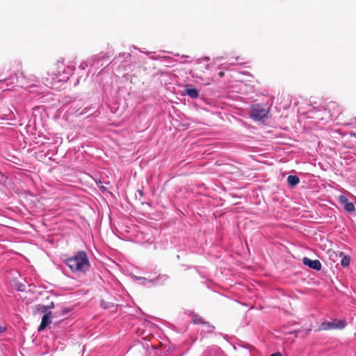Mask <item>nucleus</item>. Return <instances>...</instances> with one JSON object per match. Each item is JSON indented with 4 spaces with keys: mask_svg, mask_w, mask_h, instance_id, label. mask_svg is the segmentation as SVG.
<instances>
[{
    "mask_svg": "<svg viewBox=\"0 0 356 356\" xmlns=\"http://www.w3.org/2000/svg\"><path fill=\"white\" fill-rule=\"evenodd\" d=\"M66 265L74 273H85L90 268V261L84 251H79L65 261Z\"/></svg>",
    "mask_w": 356,
    "mask_h": 356,
    "instance_id": "1",
    "label": "nucleus"
},
{
    "mask_svg": "<svg viewBox=\"0 0 356 356\" xmlns=\"http://www.w3.org/2000/svg\"><path fill=\"white\" fill-rule=\"evenodd\" d=\"M346 325V322L343 320H340L337 322H323L320 325L318 330L343 329Z\"/></svg>",
    "mask_w": 356,
    "mask_h": 356,
    "instance_id": "2",
    "label": "nucleus"
},
{
    "mask_svg": "<svg viewBox=\"0 0 356 356\" xmlns=\"http://www.w3.org/2000/svg\"><path fill=\"white\" fill-rule=\"evenodd\" d=\"M268 115V110L257 105L252 108L250 113V116L254 120H260L264 119Z\"/></svg>",
    "mask_w": 356,
    "mask_h": 356,
    "instance_id": "3",
    "label": "nucleus"
},
{
    "mask_svg": "<svg viewBox=\"0 0 356 356\" xmlns=\"http://www.w3.org/2000/svg\"><path fill=\"white\" fill-rule=\"evenodd\" d=\"M338 200L341 204L343 205L344 209L348 212H353L355 209L353 202L348 201L347 197L343 195H340Z\"/></svg>",
    "mask_w": 356,
    "mask_h": 356,
    "instance_id": "4",
    "label": "nucleus"
},
{
    "mask_svg": "<svg viewBox=\"0 0 356 356\" xmlns=\"http://www.w3.org/2000/svg\"><path fill=\"white\" fill-rule=\"evenodd\" d=\"M302 262L305 266H307L314 270H319L321 268V264L317 259L312 260L307 257H304Z\"/></svg>",
    "mask_w": 356,
    "mask_h": 356,
    "instance_id": "5",
    "label": "nucleus"
},
{
    "mask_svg": "<svg viewBox=\"0 0 356 356\" xmlns=\"http://www.w3.org/2000/svg\"><path fill=\"white\" fill-rule=\"evenodd\" d=\"M52 317L51 312L44 314L42 318L41 323L39 327V330H44L48 325L51 323L50 318Z\"/></svg>",
    "mask_w": 356,
    "mask_h": 356,
    "instance_id": "6",
    "label": "nucleus"
},
{
    "mask_svg": "<svg viewBox=\"0 0 356 356\" xmlns=\"http://www.w3.org/2000/svg\"><path fill=\"white\" fill-rule=\"evenodd\" d=\"M185 94L194 99L199 96V91L196 88L186 86L185 88Z\"/></svg>",
    "mask_w": 356,
    "mask_h": 356,
    "instance_id": "7",
    "label": "nucleus"
},
{
    "mask_svg": "<svg viewBox=\"0 0 356 356\" xmlns=\"http://www.w3.org/2000/svg\"><path fill=\"white\" fill-rule=\"evenodd\" d=\"M287 181L291 186L293 187L300 182V179L296 175H289L287 177Z\"/></svg>",
    "mask_w": 356,
    "mask_h": 356,
    "instance_id": "8",
    "label": "nucleus"
},
{
    "mask_svg": "<svg viewBox=\"0 0 356 356\" xmlns=\"http://www.w3.org/2000/svg\"><path fill=\"white\" fill-rule=\"evenodd\" d=\"M339 257H341V265L343 267H348L350 264V257L348 256H343L342 253H340Z\"/></svg>",
    "mask_w": 356,
    "mask_h": 356,
    "instance_id": "9",
    "label": "nucleus"
},
{
    "mask_svg": "<svg viewBox=\"0 0 356 356\" xmlns=\"http://www.w3.org/2000/svg\"><path fill=\"white\" fill-rule=\"evenodd\" d=\"M15 288L19 291H24L25 289V286L21 283H18L15 284Z\"/></svg>",
    "mask_w": 356,
    "mask_h": 356,
    "instance_id": "10",
    "label": "nucleus"
},
{
    "mask_svg": "<svg viewBox=\"0 0 356 356\" xmlns=\"http://www.w3.org/2000/svg\"><path fill=\"white\" fill-rule=\"evenodd\" d=\"M193 321V323H196V324L204 323L203 319L200 317H195Z\"/></svg>",
    "mask_w": 356,
    "mask_h": 356,
    "instance_id": "11",
    "label": "nucleus"
},
{
    "mask_svg": "<svg viewBox=\"0 0 356 356\" xmlns=\"http://www.w3.org/2000/svg\"><path fill=\"white\" fill-rule=\"evenodd\" d=\"M168 278V277L166 275L160 274L156 277V280L164 279V280H166Z\"/></svg>",
    "mask_w": 356,
    "mask_h": 356,
    "instance_id": "12",
    "label": "nucleus"
},
{
    "mask_svg": "<svg viewBox=\"0 0 356 356\" xmlns=\"http://www.w3.org/2000/svg\"><path fill=\"white\" fill-rule=\"evenodd\" d=\"M40 311H41V312L44 313V314L49 313L47 312L48 311V307H47V305L42 306L41 308H40Z\"/></svg>",
    "mask_w": 356,
    "mask_h": 356,
    "instance_id": "13",
    "label": "nucleus"
},
{
    "mask_svg": "<svg viewBox=\"0 0 356 356\" xmlns=\"http://www.w3.org/2000/svg\"><path fill=\"white\" fill-rule=\"evenodd\" d=\"M234 58L236 61H241L243 60L241 56H235Z\"/></svg>",
    "mask_w": 356,
    "mask_h": 356,
    "instance_id": "14",
    "label": "nucleus"
},
{
    "mask_svg": "<svg viewBox=\"0 0 356 356\" xmlns=\"http://www.w3.org/2000/svg\"><path fill=\"white\" fill-rule=\"evenodd\" d=\"M47 307H48V309H51V308H54V302H51L50 303V305H47Z\"/></svg>",
    "mask_w": 356,
    "mask_h": 356,
    "instance_id": "15",
    "label": "nucleus"
},
{
    "mask_svg": "<svg viewBox=\"0 0 356 356\" xmlns=\"http://www.w3.org/2000/svg\"><path fill=\"white\" fill-rule=\"evenodd\" d=\"M270 356H282V354L280 353L277 352V353H273Z\"/></svg>",
    "mask_w": 356,
    "mask_h": 356,
    "instance_id": "16",
    "label": "nucleus"
},
{
    "mask_svg": "<svg viewBox=\"0 0 356 356\" xmlns=\"http://www.w3.org/2000/svg\"><path fill=\"white\" fill-rule=\"evenodd\" d=\"M58 67H61V65H63V62L58 61L56 64Z\"/></svg>",
    "mask_w": 356,
    "mask_h": 356,
    "instance_id": "17",
    "label": "nucleus"
},
{
    "mask_svg": "<svg viewBox=\"0 0 356 356\" xmlns=\"http://www.w3.org/2000/svg\"><path fill=\"white\" fill-rule=\"evenodd\" d=\"M330 257L334 256V257H337V254L334 252H332L330 253Z\"/></svg>",
    "mask_w": 356,
    "mask_h": 356,
    "instance_id": "18",
    "label": "nucleus"
},
{
    "mask_svg": "<svg viewBox=\"0 0 356 356\" xmlns=\"http://www.w3.org/2000/svg\"><path fill=\"white\" fill-rule=\"evenodd\" d=\"M225 75L224 72H220L218 73V76L219 77H222L223 76Z\"/></svg>",
    "mask_w": 356,
    "mask_h": 356,
    "instance_id": "19",
    "label": "nucleus"
},
{
    "mask_svg": "<svg viewBox=\"0 0 356 356\" xmlns=\"http://www.w3.org/2000/svg\"><path fill=\"white\" fill-rule=\"evenodd\" d=\"M139 280H144V281H147V280L145 277H140ZM149 282H152V280H148Z\"/></svg>",
    "mask_w": 356,
    "mask_h": 356,
    "instance_id": "20",
    "label": "nucleus"
},
{
    "mask_svg": "<svg viewBox=\"0 0 356 356\" xmlns=\"http://www.w3.org/2000/svg\"><path fill=\"white\" fill-rule=\"evenodd\" d=\"M101 189H102V191H105V187L102 186V187H101Z\"/></svg>",
    "mask_w": 356,
    "mask_h": 356,
    "instance_id": "21",
    "label": "nucleus"
},
{
    "mask_svg": "<svg viewBox=\"0 0 356 356\" xmlns=\"http://www.w3.org/2000/svg\"><path fill=\"white\" fill-rule=\"evenodd\" d=\"M62 72H64V71L63 70ZM60 73H61V71L58 70V74H60Z\"/></svg>",
    "mask_w": 356,
    "mask_h": 356,
    "instance_id": "22",
    "label": "nucleus"
}]
</instances>
